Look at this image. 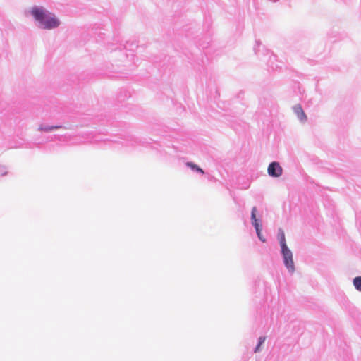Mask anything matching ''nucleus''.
Segmentation results:
<instances>
[{
    "instance_id": "f257e3e1",
    "label": "nucleus",
    "mask_w": 361,
    "mask_h": 361,
    "mask_svg": "<svg viewBox=\"0 0 361 361\" xmlns=\"http://www.w3.org/2000/svg\"><path fill=\"white\" fill-rule=\"evenodd\" d=\"M31 13L35 19L42 25L44 29L50 30L55 28L60 24L59 20L54 14L42 8L33 7L31 10Z\"/></svg>"
},
{
    "instance_id": "f03ea898",
    "label": "nucleus",
    "mask_w": 361,
    "mask_h": 361,
    "mask_svg": "<svg viewBox=\"0 0 361 361\" xmlns=\"http://www.w3.org/2000/svg\"><path fill=\"white\" fill-rule=\"evenodd\" d=\"M281 252L283 257L284 264L286 268L290 272H294L295 266L293 259V254L290 250L287 247L281 249Z\"/></svg>"
},
{
    "instance_id": "7ed1b4c3",
    "label": "nucleus",
    "mask_w": 361,
    "mask_h": 361,
    "mask_svg": "<svg viewBox=\"0 0 361 361\" xmlns=\"http://www.w3.org/2000/svg\"><path fill=\"white\" fill-rule=\"evenodd\" d=\"M269 176L273 177H279L282 174V168L278 162L271 163L267 169Z\"/></svg>"
},
{
    "instance_id": "20e7f679",
    "label": "nucleus",
    "mask_w": 361,
    "mask_h": 361,
    "mask_svg": "<svg viewBox=\"0 0 361 361\" xmlns=\"http://www.w3.org/2000/svg\"><path fill=\"white\" fill-rule=\"evenodd\" d=\"M256 213H257V208L255 207H254L252 209L251 219H252V223L256 230L257 234L259 235V233H261L262 229H261V226L259 223V221L256 217Z\"/></svg>"
},
{
    "instance_id": "39448f33",
    "label": "nucleus",
    "mask_w": 361,
    "mask_h": 361,
    "mask_svg": "<svg viewBox=\"0 0 361 361\" xmlns=\"http://www.w3.org/2000/svg\"><path fill=\"white\" fill-rule=\"evenodd\" d=\"M293 111L301 122H305L307 121V116L300 104H297L293 107Z\"/></svg>"
},
{
    "instance_id": "423d86ee",
    "label": "nucleus",
    "mask_w": 361,
    "mask_h": 361,
    "mask_svg": "<svg viewBox=\"0 0 361 361\" xmlns=\"http://www.w3.org/2000/svg\"><path fill=\"white\" fill-rule=\"evenodd\" d=\"M278 238L281 249L287 247L288 246L286 242L285 233L283 230L280 229L279 231Z\"/></svg>"
},
{
    "instance_id": "0eeeda50",
    "label": "nucleus",
    "mask_w": 361,
    "mask_h": 361,
    "mask_svg": "<svg viewBox=\"0 0 361 361\" xmlns=\"http://www.w3.org/2000/svg\"><path fill=\"white\" fill-rule=\"evenodd\" d=\"M186 165L192 170H195L196 171L200 172L202 174L204 173V171L201 168H200L197 164L192 162H187Z\"/></svg>"
},
{
    "instance_id": "6e6552de",
    "label": "nucleus",
    "mask_w": 361,
    "mask_h": 361,
    "mask_svg": "<svg viewBox=\"0 0 361 361\" xmlns=\"http://www.w3.org/2000/svg\"><path fill=\"white\" fill-rule=\"evenodd\" d=\"M353 285L358 291L361 292V276H357L353 279Z\"/></svg>"
},
{
    "instance_id": "1a4fd4ad",
    "label": "nucleus",
    "mask_w": 361,
    "mask_h": 361,
    "mask_svg": "<svg viewBox=\"0 0 361 361\" xmlns=\"http://www.w3.org/2000/svg\"><path fill=\"white\" fill-rule=\"evenodd\" d=\"M265 340H266L265 337H262V336L259 337V343H258V345H257V347L255 348V353L257 352L259 350L260 346L264 343Z\"/></svg>"
},
{
    "instance_id": "9d476101",
    "label": "nucleus",
    "mask_w": 361,
    "mask_h": 361,
    "mask_svg": "<svg viewBox=\"0 0 361 361\" xmlns=\"http://www.w3.org/2000/svg\"><path fill=\"white\" fill-rule=\"evenodd\" d=\"M60 126H51V127H47L44 128V130H52V129H55V128H59Z\"/></svg>"
},
{
    "instance_id": "9b49d317",
    "label": "nucleus",
    "mask_w": 361,
    "mask_h": 361,
    "mask_svg": "<svg viewBox=\"0 0 361 361\" xmlns=\"http://www.w3.org/2000/svg\"><path fill=\"white\" fill-rule=\"evenodd\" d=\"M257 236L262 242L266 241V239L262 236V233H259V235H257Z\"/></svg>"
}]
</instances>
